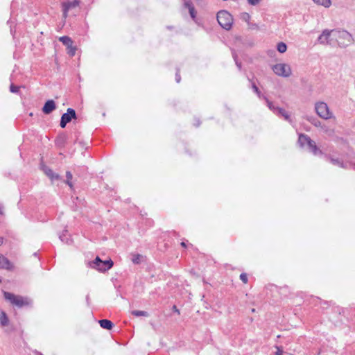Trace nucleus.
<instances>
[{"instance_id":"nucleus-1","label":"nucleus","mask_w":355,"mask_h":355,"mask_svg":"<svg viewBox=\"0 0 355 355\" xmlns=\"http://www.w3.org/2000/svg\"><path fill=\"white\" fill-rule=\"evenodd\" d=\"M4 297L6 300L9 301L12 304L17 307H22L29 306L31 304V300L26 297L17 295L9 292L3 293Z\"/></svg>"},{"instance_id":"nucleus-2","label":"nucleus","mask_w":355,"mask_h":355,"mask_svg":"<svg viewBox=\"0 0 355 355\" xmlns=\"http://www.w3.org/2000/svg\"><path fill=\"white\" fill-rule=\"evenodd\" d=\"M332 36L334 37V45L347 46L351 42L352 37L349 33L345 31L333 30Z\"/></svg>"},{"instance_id":"nucleus-3","label":"nucleus","mask_w":355,"mask_h":355,"mask_svg":"<svg viewBox=\"0 0 355 355\" xmlns=\"http://www.w3.org/2000/svg\"><path fill=\"white\" fill-rule=\"evenodd\" d=\"M89 264L92 268L96 269L100 272H105L113 266V261L111 259L102 261L98 257H96L95 260L89 262Z\"/></svg>"},{"instance_id":"nucleus-4","label":"nucleus","mask_w":355,"mask_h":355,"mask_svg":"<svg viewBox=\"0 0 355 355\" xmlns=\"http://www.w3.org/2000/svg\"><path fill=\"white\" fill-rule=\"evenodd\" d=\"M217 20L218 24L226 30L230 29L233 23L232 15L225 10H221L218 12Z\"/></svg>"},{"instance_id":"nucleus-5","label":"nucleus","mask_w":355,"mask_h":355,"mask_svg":"<svg viewBox=\"0 0 355 355\" xmlns=\"http://www.w3.org/2000/svg\"><path fill=\"white\" fill-rule=\"evenodd\" d=\"M315 110L317 114L322 119L327 120L333 117L332 112L324 102H317L315 105Z\"/></svg>"},{"instance_id":"nucleus-6","label":"nucleus","mask_w":355,"mask_h":355,"mask_svg":"<svg viewBox=\"0 0 355 355\" xmlns=\"http://www.w3.org/2000/svg\"><path fill=\"white\" fill-rule=\"evenodd\" d=\"M274 73L282 77H289L292 73V70L289 64L286 63H278L272 67Z\"/></svg>"},{"instance_id":"nucleus-7","label":"nucleus","mask_w":355,"mask_h":355,"mask_svg":"<svg viewBox=\"0 0 355 355\" xmlns=\"http://www.w3.org/2000/svg\"><path fill=\"white\" fill-rule=\"evenodd\" d=\"M333 30L324 31L318 37V42L322 44L334 45V37L332 36Z\"/></svg>"},{"instance_id":"nucleus-8","label":"nucleus","mask_w":355,"mask_h":355,"mask_svg":"<svg viewBox=\"0 0 355 355\" xmlns=\"http://www.w3.org/2000/svg\"><path fill=\"white\" fill-rule=\"evenodd\" d=\"M59 40L67 46L68 54L73 56L76 53V48L73 46L71 39L68 36H62L59 38Z\"/></svg>"},{"instance_id":"nucleus-9","label":"nucleus","mask_w":355,"mask_h":355,"mask_svg":"<svg viewBox=\"0 0 355 355\" xmlns=\"http://www.w3.org/2000/svg\"><path fill=\"white\" fill-rule=\"evenodd\" d=\"M76 112L71 108L67 110V112L62 114L60 121V126L64 128L67 123L70 122L71 119L76 118Z\"/></svg>"},{"instance_id":"nucleus-10","label":"nucleus","mask_w":355,"mask_h":355,"mask_svg":"<svg viewBox=\"0 0 355 355\" xmlns=\"http://www.w3.org/2000/svg\"><path fill=\"white\" fill-rule=\"evenodd\" d=\"M0 269H6L12 271L15 269V266L6 257L0 254Z\"/></svg>"},{"instance_id":"nucleus-11","label":"nucleus","mask_w":355,"mask_h":355,"mask_svg":"<svg viewBox=\"0 0 355 355\" xmlns=\"http://www.w3.org/2000/svg\"><path fill=\"white\" fill-rule=\"evenodd\" d=\"M78 1L77 0L69 1L62 4L63 6V17L67 18L68 11L78 6Z\"/></svg>"},{"instance_id":"nucleus-12","label":"nucleus","mask_w":355,"mask_h":355,"mask_svg":"<svg viewBox=\"0 0 355 355\" xmlns=\"http://www.w3.org/2000/svg\"><path fill=\"white\" fill-rule=\"evenodd\" d=\"M55 108L56 106L54 101L49 100L45 103L42 108V111L44 114H49L51 112H52Z\"/></svg>"},{"instance_id":"nucleus-13","label":"nucleus","mask_w":355,"mask_h":355,"mask_svg":"<svg viewBox=\"0 0 355 355\" xmlns=\"http://www.w3.org/2000/svg\"><path fill=\"white\" fill-rule=\"evenodd\" d=\"M0 324L2 327H6L9 324L8 317L3 310H0Z\"/></svg>"},{"instance_id":"nucleus-14","label":"nucleus","mask_w":355,"mask_h":355,"mask_svg":"<svg viewBox=\"0 0 355 355\" xmlns=\"http://www.w3.org/2000/svg\"><path fill=\"white\" fill-rule=\"evenodd\" d=\"M308 146L310 150L315 155H318L322 154L321 150L317 146L315 141L311 140L310 143L308 144Z\"/></svg>"},{"instance_id":"nucleus-15","label":"nucleus","mask_w":355,"mask_h":355,"mask_svg":"<svg viewBox=\"0 0 355 355\" xmlns=\"http://www.w3.org/2000/svg\"><path fill=\"white\" fill-rule=\"evenodd\" d=\"M311 141V139L309 137L303 134L300 135L298 138V142L301 146H308Z\"/></svg>"},{"instance_id":"nucleus-16","label":"nucleus","mask_w":355,"mask_h":355,"mask_svg":"<svg viewBox=\"0 0 355 355\" xmlns=\"http://www.w3.org/2000/svg\"><path fill=\"white\" fill-rule=\"evenodd\" d=\"M44 173L51 180H58L60 178V176L55 173L51 169L46 167L44 168Z\"/></svg>"},{"instance_id":"nucleus-17","label":"nucleus","mask_w":355,"mask_h":355,"mask_svg":"<svg viewBox=\"0 0 355 355\" xmlns=\"http://www.w3.org/2000/svg\"><path fill=\"white\" fill-rule=\"evenodd\" d=\"M98 322L102 328L107 329V330L111 329L113 327L112 322L109 320H106V319L101 320L98 321Z\"/></svg>"},{"instance_id":"nucleus-18","label":"nucleus","mask_w":355,"mask_h":355,"mask_svg":"<svg viewBox=\"0 0 355 355\" xmlns=\"http://www.w3.org/2000/svg\"><path fill=\"white\" fill-rule=\"evenodd\" d=\"M322 132L326 134L327 136L331 137L334 135V130L331 128L328 125L323 124L320 126Z\"/></svg>"},{"instance_id":"nucleus-19","label":"nucleus","mask_w":355,"mask_h":355,"mask_svg":"<svg viewBox=\"0 0 355 355\" xmlns=\"http://www.w3.org/2000/svg\"><path fill=\"white\" fill-rule=\"evenodd\" d=\"M277 114H279V115H281L282 116H283L286 120H289V114H288V112L284 110V109H282V108H277V112L276 113Z\"/></svg>"},{"instance_id":"nucleus-20","label":"nucleus","mask_w":355,"mask_h":355,"mask_svg":"<svg viewBox=\"0 0 355 355\" xmlns=\"http://www.w3.org/2000/svg\"><path fill=\"white\" fill-rule=\"evenodd\" d=\"M277 51L281 53H285L287 50V46L284 42H279L277 45Z\"/></svg>"},{"instance_id":"nucleus-21","label":"nucleus","mask_w":355,"mask_h":355,"mask_svg":"<svg viewBox=\"0 0 355 355\" xmlns=\"http://www.w3.org/2000/svg\"><path fill=\"white\" fill-rule=\"evenodd\" d=\"M313 1L318 5L324 6L325 8H329L331 6L330 0H313Z\"/></svg>"},{"instance_id":"nucleus-22","label":"nucleus","mask_w":355,"mask_h":355,"mask_svg":"<svg viewBox=\"0 0 355 355\" xmlns=\"http://www.w3.org/2000/svg\"><path fill=\"white\" fill-rule=\"evenodd\" d=\"M132 314L134 315L135 316H148V314L146 311H137V310H135V311H132Z\"/></svg>"},{"instance_id":"nucleus-23","label":"nucleus","mask_w":355,"mask_h":355,"mask_svg":"<svg viewBox=\"0 0 355 355\" xmlns=\"http://www.w3.org/2000/svg\"><path fill=\"white\" fill-rule=\"evenodd\" d=\"M66 177H67V180H66V183L71 187L72 188L73 187V184H72V182H71V179L73 178V175L71 174V172L69 171H67L66 173Z\"/></svg>"},{"instance_id":"nucleus-24","label":"nucleus","mask_w":355,"mask_h":355,"mask_svg":"<svg viewBox=\"0 0 355 355\" xmlns=\"http://www.w3.org/2000/svg\"><path fill=\"white\" fill-rule=\"evenodd\" d=\"M141 256L140 254H133L132 261L134 263H139L140 262Z\"/></svg>"},{"instance_id":"nucleus-25","label":"nucleus","mask_w":355,"mask_h":355,"mask_svg":"<svg viewBox=\"0 0 355 355\" xmlns=\"http://www.w3.org/2000/svg\"><path fill=\"white\" fill-rule=\"evenodd\" d=\"M267 105L270 110H272L275 113H276L277 107H275L272 102L267 100Z\"/></svg>"},{"instance_id":"nucleus-26","label":"nucleus","mask_w":355,"mask_h":355,"mask_svg":"<svg viewBox=\"0 0 355 355\" xmlns=\"http://www.w3.org/2000/svg\"><path fill=\"white\" fill-rule=\"evenodd\" d=\"M19 87L17 86H15L14 85H11L10 87V90L12 93H17L19 92Z\"/></svg>"},{"instance_id":"nucleus-27","label":"nucleus","mask_w":355,"mask_h":355,"mask_svg":"<svg viewBox=\"0 0 355 355\" xmlns=\"http://www.w3.org/2000/svg\"><path fill=\"white\" fill-rule=\"evenodd\" d=\"M240 279L244 283L246 284L248 282V277L245 273H242L240 275Z\"/></svg>"},{"instance_id":"nucleus-28","label":"nucleus","mask_w":355,"mask_h":355,"mask_svg":"<svg viewBox=\"0 0 355 355\" xmlns=\"http://www.w3.org/2000/svg\"><path fill=\"white\" fill-rule=\"evenodd\" d=\"M261 0H248L249 4L255 6L257 5Z\"/></svg>"},{"instance_id":"nucleus-29","label":"nucleus","mask_w":355,"mask_h":355,"mask_svg":"<svg viewBox=\"0 0 355 355\" xmlns=\"http://www.w3.org/2000/svg\"><path fill=\"white\" fill-rule=\"evenodd\" d=\"M189 11L192 19H194L196 17V11L194 7L191 8V9L189 10Z\"/></svg>"},{"instance_id":"nucleus-30","label":"nucleus","mask_w":355,"mask_h":355,"mask_svg":"<svg viewBox=\"0 0 355 355\" xmlns=\"http://www.w3.org/2000/svg\"><path fill=\"white\" fill-rule=\"evenodd\" d=\"M252 89L254 91L255 93L258 94L259 96L261 95V92L259 91V88L256 86L255 84H252Z\"/></svg>"},{"instance_id":"nucleus-31","label":"nucleus","mask_w":355,"mask_h":355,"mask_svg":"<svg viewBox=\"0 0 355 355\" xmlns=\"http://www.w3.org/2000/svg\"><path fill=\"white\" fill-rule=\"evenodd\" d=\"M184 6H185V8H188V10H190L191 8H193L192 3L190 1H185Z\"/></svg>"},{"instance_id":"nucleus-32","label":"nucleus","mask_w":355,"mask_h":355,"mask_svg":"<svg viewBox=\"0 0 355 355\" xmlns=\"http://www.w3.org/2000/svg\"><path fill=\"white\" fill-rule=\"evenodd\" d=\"M277 352H276L275 355H283V351H282V349H280V348H279V347H277Z\"/></svg>"},{"instance_id":"nucleus-33","label":"nucleus","mask_w":355,"mask_h":355,"mask_svg":"<svg viewBox=\"0 0 355 355\" xmlns=\"http://www.w3.org/2000/svg\"><path fill=\"white\" fill-rule=\"evenodd\" d=\"M243 18L245 19H248L250 18V15L248 13H244L243 14Z\"/></svg>"},{"instance_id":"nucleus-34","label":"nucleus","mask_w":355,"mask_h":355,"mask_svg":"<svg viewBox=\"0 0 355 355\" xmlns=\"http://www.w3.org/2000/svg\"><path fill=\"white\" fill-rule=\"evenodd\" d=\"M173 309L176 313H178V314L180 313V311L177 309L176 306H173Z\"/></svg>"},{"instance_id":"nucleus-35","label":"nucleus","mask_w":355,"mask_h":355,"mask_svg":"<svg viewBox=\"0 0 355 355\" xmlns=\"http://www.w3.org/2000/svg\"><path fill=\"white\" fill-rule=\"evenodd\" d=\"M314 125H315V126H321V125H322L320 124V122H319V121H318V123H314Z\"/></svg>"},{"instance_id":"nucleus-36","label":"nucleus","mask_w":355,"mask_h":355,"mask_svg":"<svg viewBox=\"0 0 355 355\" xmlns=\"http://www.w3.org/2000/svg\"><path fill=\"white\" fill-rule=\"evenodd\" d=\"M181 245H182V247H184V248H186V246H187V245H186L185 242H182V243H181Z\"/></svg>"}]
</instances>
